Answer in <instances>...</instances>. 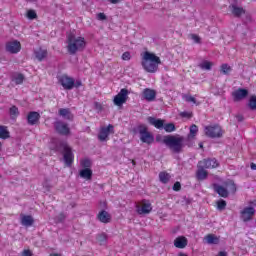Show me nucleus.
I'll return each instance as SVG.
<instances>
[{
  "mask_svg": "<svg viewBox=\"0 0 256 256\" xmlns=\"http://www.w3.org/2000/svg\"><path fill=\"white\" fill-rule=\"evenodd\" d=\"M141 65L147 73H157L161 65V58L149 51L144 52Z\"/></svg>",
  "mask_w": 256,
  "mask_h": 256,
  "instance_id": "f257e3e1",
  "label": "nucleus"
},
{
  "mask_svg": "<svg viewBox=\"0 0 256 256\" xmlns=\"http://www.w3.org/2000/svg\"><path fill=\"white\" fill-rule=\"evenodd\" d=\"M67 51L70 55H75L78 51H83L85 49V38L76 37L75 34L70 33L67 35Z\"/></svg>",
  "mask_w": 256,
  "mask_h": 256,
  "instance_id": "f03ea898",
  "label": "nucleus"
},
{
  "mask_svg": "<svg viewBox=\"0 0 256 256\" xmlns=\"http://www.w3.org/2000/svg\"><path fill=\"white\" fill-rule=\"evenodd\" d=\"M183 141H185V137L183 136L168 135L163 139V143H165L168 149L173 151V153H181V151H183V147H185Z\"/></svg>",
  "mask_w": 256,
  "mask_h": 256,
  "instance_id": "7ed1b4c3",
  "label": "nucleus"
},
{
  "mask_svg": "<svg viewBox=\"0 0 256 256\" xmlns=\"http://www.w3.org/2000/svg\"><path fill=\"white\" fill-rule=\"evenodd\" d=\"M134 131L136 133H139L140 141L142 143H146L147 145H151V143H153V141H155V137L153 136V134H151V132H149V129L147 128V126L145 124L138 125L134 129Z\"/></svg>",
  "mask_w": 256,
  "mask_h": 256,
  "instance_id": "20e7f679",
  "label": "nucleus"
},
{
  "mask_svg": "<svg viewBox=\"0 0 256 256\" xmlns=\"http://www.w3.org/2000/svg\"><path fill=\"white\" fill-rule=\"evenodd\" d=\"M213 189L215 193H217L220 197H223V199H227V197H229V191L235 193V191H237V186L234 182L230 181L226 184V187L219 184H213Z\"/></svg>",
  "mask_w": 256,
  "mask_h": 256,
  "instance_id": "39448f33",
  "label": "nucleus"
},
{
  "mask_svg": "<svg viewBox=\"0 0 256 256\" xmlns=\"http://www.w3.org/2000/svg\"><path fill=\"white\" fill-rule=\"evenodd\" d=\"M59 147L60 149H63V161L66 167H71L75 159V155H73V150H71L67 142H60Z\"/></svg>",
  "mask_w": 256,
  "mask_h": 256,
  "instance_id": "423d86ee",
  "label": "nucleus"
},
{
  "mask_svg": "<svg viewBox=\"0 0 256 256\" xmlns=\"http://www.w3.org/2000/svg\"><path fill=\"white\" fill-rule=\"evenodd\" d=\"M206 137H210V139H221L223 137V129L219 125L206 126L204 128Z\"/></svg>",
  "mask_w": 256,
  "mask_h": 256,
  "instance_id": "0eeeda50",
  "label": "nucleus"
},
{
  "mask_svg": "<svg viewBox=\"0 0 256 256\" xmlns=\"http://www.w3.org/2000/svg\"><path fill=\"white\" fill-rule=\"evenodd\" d=\"M128 99H129V90L126 88H122L120 92L114 97L113 103L117 107H121L124 105V103H127Z\"/></svg>",
  "mask_w": 256,
  "mask_h": 256,
  "instance_id": "6e6552de",
  "label": "nucleus"
},
{
  "mask_svg": "<svg viewBox=\"0 0 256 256\" xmlns=\"http://www.w3.org/2000/svg\"><path fill=\"white\" fill-rule=\"evenodd\" d=\"M54 129L56 132H58L59 135L67 136L71 134V128H69V124L61 120L54 122Z\"/></svg>",
  "mask_w": 256,
  "mask_h": 256,
  "instance_id": "1a4fd4ad",
  "label": "nucleus"
},
{
  "mask_svg": "<svg viewBox=\"0 0 256 256\" xmlns=\"http://www.w3.org/2000/svg\"><path fill=\"white\" fill-rule=\"evenodd\" d=\"M60 85H62L63 89L66 91H71L75 87V79L69 77L68 75H62L58 79Z\"/></svg>",
  "mask_w": 256,
  "mask_h": 256,
  "instance_id": "9d476101",
  "label": "nucleus"
},
{
  "mask_svg": "<svg viewBox=\"0 0 256 256\" xmlns=\"http://www.w3.org/2000/svg\"><path fill=\"white\" fill-rule=\"evenodd\" d=\"M115 133V128L113 125L109 124L107 127H102L98 134V139L101 142H105L109 139V135Z\"/></svg>",
  "mask_w": 256,
  "mask_h": 256,
  "instance_id": "9b49d317",
  "label": "nucleus"
},
{
  "mask_svg": "<svg viewBox=\"0 0 256 256\" xmlns=\"http://www.w3.org/2000/svg\"><path fill=\"white\" fill-rule=\"evenodd\" d=\"M255 215V208L249 206L245 207L243 210L240 212V219L244 223H248V221H251L253 219V216Z\"/></svg>",
  "mask_w": 256,
  "mask_h": 256,
  "instance_id": "f8f14e48",
  "label": "nucleus"
},
{
  "mask_svg": "<svg viewBox=\"0 0 256 256\" xmlns=\"http://www.w3.org/2000/svg\"><path fill=\"white\" fill-rule=\"evenodd\" d=\"M204 169H217L219 162L215 158H205L198 162Z\"/></svg>",
  "mask_w": 256,
  "mask_h": 256,
  "instance_id": "ddd939ff",
  "label": "nucleus"
},
{
  "mask_svg": "<svg viewBox=\"0 0 256 256\" xmlns=\"http://www.w3.org/2000/svg\"><path fill=\"white\" fill-rule=\"evenodd\" d=\"M6 51L8 53H12V54L19 53L21 51V42H19L17 40L8 42L6 44Z\"/></svg>",
  "mask_w": 256,
  "mask_h": 256,
  "instance_id": "4468645a",
  "label": "nucleus"
},
{
  "mask_svg": "<svg viewBox=\"0 0 256 256\" xmlns=\"http://www.w3.org/2000/svg\"><path fill=\"white\" fill-rule=\"evenodd\" d=\"M247 95H249V90L244 89V88H239L238 90H236L232 93V97H233L234 101H241V100L245 99V97H247Z\"/></svg>",
  "mask_w": 256,
  "mask_h": 256,
  "instance_id": "2eb2a0df",
  "label": "nucleus"
},
{
  "mask_svg": "<svg viewBox=\"0 0 256 256\" xmlns=\"http://www.w3.org/2000/svg\"><path fill=\"white\" fill-rule=\"evenodd\" d=\"M205 169L199 163L197 164L196 179L198 181H205L209 177V172Z\"/></svg>",
  "mask_w": 256,
  "mask_h": 256,
  "instance_id": "dca6fc26",
  "label": "nucleus"
},
{
  "mask_svg": "<svg viewBox=\"0 0 256 256\" xmlns=\"http://www.w3.org/2000/svg\"><path fill=\"white\" fill-rule=\"evenodd\" d=\"M39 119H41V114H39V112H29L27 116L28 125H37V123H39Z\"/></svg>",
  "mask_w": 256,
  "mask_h": 256,
  "instance_id": "f3484780",
  "label": "nucleus"
},
{
  "mask_svg": "<svg viewBox=\"0 0 256 256\" xmlns=\"http://www.w3.org/2000/svg\"><path fill=\"white\" fill-rule=\"evenodd\" d=\"M153 211V207L151 206V203L145 202L142 204L141 207L137 208V214L138 215H149V213Z\"/></svg>",
  "mask_w": 256,
  "mask_h": 256,
  "instance_id": "a211bd4d",
  "label": "nucleus"
},
{
  "mask_svg": "<svg viewBox=\"0 0 256 256\" xmlns=\"http://www.w3.org/2000/svg\"><path fill=\"white\" fill-rule=\"evenodd\" d=\"M58 115H60V117H63V119H66V121H73V119L75 118V116L73 115V113H71V110L69 108L59 109Z\"/></svg>",
  "mask_w": 256,
  "mask_h": 256,
  "instance_id": "6ab92c4d",
  "label": "nucleus"
},
{
  "mask_svg": "<svg viewBox=\"0 0 256 256\" xmlns=\"http://www.w3.org/2000/svg\"><path fill=\"white\" fill-rule=\"evenodd\" d=\"M147 121L150 125H153V127H155L156 129H163L165 125V120L156 119L155 117H151V116L147 118Z\"/></svg>",
  "mask_w": 256,
  "mask_h": 256,
  "instance_id": "aec40b11",
  "label": "nucleus"
},
{
  "mask_svg": "<svg viewBox=\"0 0 256 256\" xmlns=\"http://www.w3.org/2000/svg\"><path fill=\"white\" fill-rule=\"evenodd\" d=\"M188 243L189 241L185 236H179L174 240V247H176L177 249H185Z\"/></svg>",
  "mask_w": 256,
  "mask_h": 256,
  "instance_id": "412c9836",
  "label": "nucleus"
},
{
  "mask_svg": "<svg viewBox=\"0 0 256 256\" xmlns=\"http://www.w3.org/2000/svg\"><path fill=\"white\" fill-rule=\"evenodd\" d=\"M229 11H231L232 15L235 17H241V15H245V10L243 7H239L236 4H231L229 6Z\"/></svg>",
  "mask_w": 256,
  "mask_h": 256,
  "instance_id": "4be33fe9",
  "label": "nucleus"
},
{
  "mask_svg": "<svg viewBox=\"0 0 256 256\" xmlns=\"http://www.w3.org/2000/svg\"><path fill=\"white\" fill-rule=\"evenodd\" d=\"M143 97L146 101H155V97H157V92H155V90L146 88L143 91Z\"/></svg>",
  "mask_w": 256,
  "mask_h": 256,
  "instance_id": "5701e85b",
  "label": "nucleus"
},
{
  "mask_svg": "<svg viewBox=\"0 0 256 256\" xmlns=\"http://www.w3.org/2000/svg\"><path fill=\"white\" fill-rule=\"evenodd\" d=\"M79 176L86 181H91L93 179V170L91 168H84L79 171Z\"/></svg>",
  "mask_w": 256,
  "mask_h": 256,
  "instance_id": "b1692460",
  "label": "nucleus"
},
{
  "mask_svg": "<svg viewBox=\"0 0 256 256\" xmlns=\"http://www.w3.org/2000/svg\"><path fill=\"white\" fill-rule=\"evenodd\" d=\"M204 243L207 245H219V237L215 234H208L204 237Z\"/></svg>",
  "mask_w": 256,
  "mask_h": 256,
  "instance_id": "393cba45",
  "label": "nucleus"
},
{
  "mask_svg": "<svg viewBox=\"0 0 256 256\" xmlns=\"http://www.w3.org/2000/svg\"><path fill=\"white\" fill-rule=\"evenodd\" d=\"M98 220L101 223H110L111 222V214H109V212H107L105 210H102L98 214Z\"/></svg>",
  "mask_w": 256,
  "mask_h": 256,
  "instance_id": "a878e982",
  "label": "nucleus"
},
{
  "mask_svg": "<svg viewBox=\"0 0 256 256\" xmlns=\"http://www.w3.org/2000/svg\"><path fill=\"white\" fill-rule=\"evenodd\" d=\"M34 223L35 220L31 215H24L21 217V225H24V227H31Z\"/></svg>",
  "mask_w": 256,
  "mask_h": 256,
  "instance_id": "bb28decb",
  "label": "nucleus"
},
{
  "mask_svg": "<svg viewBox=\"0 0 256 256\" xmlns=\"http://www.w3.org/2000/svg\"><path fill=\"white\" fill-rule=\"evenodd\" d=\"M11 137L7 126L0 125V139H9Z\"/></svg>",
  "mask_w": 256,
  "mask_h": 256,
  "instance_id": "cd10ccee",
  "label": "nucleus"
},
{
  "mask_svg": "<svg viewBox=\"0 0 256 256\" xmlns=\"http://www.w3.org/2000/svg\"><path fill=\"white\" fill-rule=\"evenodd\" d=\"M198 67L200 69H202L203 71H211L212 67H213V63L209 62L207 60L203 61L202 63H200L198 65Z\"/></svg>",
  "mask_w": 256,
  "mask_h": 256,
  "instance_id": "c85d7f7f",
  "label": "nucleus"
},
{
  "mask_svg": "<svg viewBox=\"0 0 256 256\" xmlns=\"http://www.w3.org/2000/svg\"><path fill=\"white\" fill-rule=\"evenodd\" d=\"M35 57L39 61H43L47 57V50L38 49L35 51Z\"/></svg>",
  "mask_w": 256,
  "mask_h": 256,
  "instance_id": "c756f323",
  "label": "nucleus"
},
{
  "mask_svg": "<svg viewBox=\"0 0 256 256\" xmlns=\"http://www.w3.org/2000/svg\"><path fill=\"white\" fill-rule=\"evenodd\" d=\"M159 179H160L161 183L167 184V183H169V181L171 179V175L167 172H160Z\"/></svg>",
  "mask_w": 256,
  "mask_h": 256,
  "instance_id": "7c9ffc66",
  "label": "nucleus"
},
{
  "mask_svg": "<svg viewBox=\"0 0 256 256\" xmlns=\"http://www.w3.org/2000/svg\"><path fill=\"white\" fill-rule=\"evenodd\" d=\"M184 101H186V103H194V105H200L199 102H197V99H195V97L189 95V94H184L183 96Z\"/></svg>",
  "mask_w": 256,
  "mask_h": 256,
  "instance_id": "2f4dec72",
  "label": "nucleus"
},
{
  "mask_svg": "<svg viewBox=\"0 0 256 256\" xmlns=\"http://www.w3.org/2000/svg\"><path fill=\"white\" fill-rule=\"evenodd\" d=\"M96 240L99 245H105L107 243V234L101 233L96 236Z\"/></svg>",
  "mask_w": 256,
  "mask_h": 256,
  "instance_id": "473e14b6",
  "label": "nucleus"
},
{
  "mask_svg": "<svg viewBox=\"0 0 256 256\" xmlns=\"http://www.w3.org/2000/svg\"><path fill=\"white\" fill-rule=\"evenodd\" d=\"M199 132V127H197V125L192 124L190 126V134L188 135L189 139L195 137V135H197V133Z\"/></svg>",
  "mask_w": 256,
  "mask_h": 256,
  "instance_id": "72a5a7b5",
  "label": "nucleus"
},
{
  "mask_svg": "<svg viewBox=\"0 0 256 256\" xmlns=\"http://www.w3.org/2000/svg\"><path fill=\"white\" fill-rule=\"evenodd\" d=\"M220 71L221 73H223V75H229V72L233 71V69L231 68V66H229V64H222L220 67Z\"/></svg>",
  "mask_w": 256,
  "mask_h": 256,
  "instance_id": "f704fd0d",
  "label": "nucleus"
},
{
  "mask_svg": "<svg viewBox=\"0 0 256 256\" xmlns=\"http://www.w3.org/2000/svg\"><path fill=\"white\" fill-rule=\"evenodd\" d=\"M9 113L12 119H15V117H19V108H17V106H12L9 109Z\"/></svg>",
  "mask_w": 256,
  "mask_h": 256,
  "instance_id": "c9c22d12",
  "label": "nucleus"
},
{
  "mask_svg": "<svg viewBox=\"0 0 256 256\" xmlns=\"http://www.w3.org/2000/svg\"><path fill=\"white\" fill-rule=\"evenodd\" d=\"M163 129L166 131V133H173L177 128L175 127V124L173 123H168L164 124Z\"/></svg>",
  "mask_w": 256,
  "mask_h": 256,
  "instance_id": "e433bc0d",
  "label": "nucleus"
},
{
  "mask_svg": "<svg viewBox=\"0 0 256 256\" xmlns=\"http://www.w3.org/2000/svg\"><path fill=\"white\" fill-rule=\"evenodd\" d=\"M226 207H227V201L221 199L217 202L218 211H225Z\"/></svg>",
  "mask_w": 256,
  "mask_h": 256,
  "instance_id": "4c0bfd02",
  "label": "nucleus"
},
{
  "mask_svg": "<svg viewBox=\"0 0 256 256\" xmlns=\"http://www.w3.org/2000/svg\"><path fill=\"white\" fill-rule=\"evenodd\" d=\"M23 81H25V76H23V74H18L14 77V83L16 85H22Z\"/></svg>",
  "mask_w": 256,
  "mask_h": 256,
  "instance_id": "58836bf2",
  "label": "nucleus"
},
{
  "mask_svg": "<svg viewBox=\"0 0 256 256\" xmlns=\"http://www.w3.org/2000/svg\"><path fill=\"white\" fill-rule=\"evenodd\" d=\"M80 165L81 167H83V169H91V160L89 159L81 160Z\"/></svg>",
  "mask_w": 256,
  "mask_h": 256,
  "instance_id": "ea45409f",
  "label": "nucleus"
},
{
  "mask_svg": "<svg viewBox=\"0 0 256 256\" xmlns=\"http://www.w3.org/2000/svg\"><path fill=\"white\" fill-rule=\"evenodd\" d=\"M55 222L56 223H63V221L65 219H67V215H65V213L61 212L60 214H58L55 218Z\"/></svg>",
  "mask_w": 256,
  "mask_h": 256,
  "instance_id": "a19ab883",
  "label": "nucleus"
},
{
  "mask_svg": "<svg viewBox=\"0 0 256 256\" xmlns=\"http://www.w3.org/2000/svg\"><path fill=\"white\" fill-rule=\"evenodd\" d=\"M248 105H249V108H250L252 111H255V109H256V96H251Z\"/></svg>",
  "mask_w": 256,
  "mask_h": 256,
  "instance_id": "79ce46f5",
  "label": "nucleus"
},
{
  "mask_svg": "<svg viewBox=\"0 0 256 256\" xmlns=\"http://www.w3.org/2000/svg\"><path fill=\"white\" fill-rule=\"evenodd\" d=\"M27 18L31 20L37 19V12H35V10H28Z\"/></svg>",
  "mask_w": 256,
  "mask_h": 256,
  "instance_id": "37998d69",
  "label": "nucleus"
},
{
  "mask_svg": "<svg viewBox=\"0 0 256 256\" xmlns=\"http://www.w3.org/2000/svg\"><path fill=\"white\" fill-rule=\"evenodd\" d=\"M122 60L123 61H131V53L130 52H124L122 54Z\"/></svg>",
  "mask_w": 256,
  "mask_h": 256,
  "instance_id": "c03bdc74",
  "label": "nucleus"
},
{
  "mask_svg": "<svg viewBox=\"0 0 256 256\" xmlns=\"http://www.w3.org/2000/svg\"><path fill=\"white\" fill-rule=\"evenodd\" d=\"M180 117H184V118H187V119H191V117H193V113H192V112L184 111V112H181V113H180Z\"/></svg>",
  "mask_w": 256,
  "mask_h": 256,
  "instance_id": "a18cd8bd",
  "label": "nucleus"
},
{
  "mask_svg": "<svg viewBox=\"0 0 256 256\" xmlns=\"http://www.w3.org/2000/svg\"><path fill=\"white\" fill-rule=\"evenodd\" d=\"M97 19L99 21H105V19H107V16L105 15V13H98Z\"/></svg>",
  "mask_w": 256,
  "mask_h": 256,
  "instance_id": "49530a36",
  "label": "nucleus"
},
{
  "mask_svg": "<svg viewBox=\"0 0 256 256\" xmlns=\"http://www.w3.org/2000/svg\"><path fill=\"white\" fill-rule=\"evenodd\" d=\"M173 191H181V183L180 182H176L173 185Z\"/></svg>",
  "mask_w": 256,
  "mask_h": 256,
  "instance_id": "de8ad7c7",
  "label": "nucleus"
},
{
  "mask_svg": "<svg viewBox=\"0 0 256 256\" xmlns=\"http://www.w3.org/2000/svg\"><path fill=\"white\" fill-rule=\"evenodd\" d=\"M192 39L195 43H201V38L195 34L192 35Z\"/></svg>",
  "mask_w": 256,
  "mask_h": 256,
  "instance_id": "09e8293b",
  "label": "nucleus"
},
{
  "mask_svg": "<svg viewBox=\"0 0 256 256\" xmlns=\"http://www.w3.org/2000/svg\"><path fill=\"white\" fill-rule=\"evenodd\" d=\"M22 255L23 256H33V253L31 252V250H24L22 252Z\"/></svg>",
  "mask_w": 256,
  "mask_h": 256,
  "instance_id": "8fccbe9b",
  "label": "nucleus"
},
{
  "mask_svg": "<svg viewBox=\"0 0 256 256\" xmlns=\"http://www.w3.org/2000/svg\"><path fill=\"white\" fill-rule=\"evenodd\" d=\"M81 85H83V83L80 80L74 81V87L79 88Z\"/></svg>",
  "mask_w": 256,
  "mask_h": 256,
  "instance_id": "3c124183",
  "label": "nucleus"
},
{
  "mask_svg": "<svg viewBox=\"0 0 256 256\" xmlns=\"http://www.w3.org/2000/svg\"><path fill=\"white\" fill-rule=\"evenodd\" d=\"M236 119H237V121H238L239 123H241V122H243V120H244L245 118L243 117V115L239 114V115L236 116Z\"/></svg>",
  "mask_w": 256,
  "mask_h": 256,
  "instance_id": "603ef678",
  "label": "nucleus"
},
{
  "mask_svg": "<svg viewBox=\"0 0 256 256\" xmlns=\"http://www.w3.org/2000/svg\"><path fill=\"white\" fill-rule=\"evenodd\" d=\"M112 3V5H117L118 3H121L123 0H108Z\"/></svg>",
  "mask_w": 256,
  "mask_h": 256,
  "instance_id": "864d4df0",
  "label": "nucleus"
},
{
  "mask_svg": "<svg viewBox=\"0 0 256 256\" xmlns=\"http://www.w3.org/2000/svg\"><path fill=\"white\" fill-rule=\"evenodd\" d=\"M250 168L252 169V171H256V164L255 163H251L250 164Z\"/></svg>",
  "mask_w": 256,
  "mask_h": 256,
  "instance_id": "5fc2aeb1",
  "label": "nucleus"
},
{
  "mask_svg": "<svg viewBox=\"0 0 256 256\" xmlns=\"http://www.w3.org/2000/svg\"><path fill=\"white\" fill-rule=\"evenodd\" d=\"M217 256H227V252L220 251Z\"/></svg>",
  "mask_w": 256,
  "mask_h": 256,
  "instance_id": "6e6d98bb",
  "label": "nucleus"
},
{
  "mask_svg": "<svg viewBox=\"0 0 256 256\" xmlns=\"http://www.w3.org/2000/svg\"><path fill=\"white\" fill-rule=\"evenodd\" d=\"M199 148H200V149H203V143H200V144H199Z\"/></svg>",
  "mask_w": 256,
  "mask_h": 256,
  "instance_id": "4d7b16f0",
  "label": "nucleus"
},
{
  "mask_svg": "<svg viewBox=\"0 0 256 256\" xmlns=\"http://www.w3.org/2000/svg\"><path fill=\"white\" fill-rule=\"evenodd\" d=\"M96 107H101V105L99 103L96 102Z\"/></svg>",
  "mask_w": 256,
  "mask_h": 256,
  "instance_id": "13d9d810",
  "label": "nucleus"
},
{
  "mask_svg": "<svg viewBox=\"0 0 256 256\" xmlns=\"http://www.w3.org/2000/svg\"><path fill=\"white\" fill-rule=\"evenodd\" d=\"M51 256H61V255H59V254H52Z\"/></svg>",
  "mask_w": 256,
  "mask_h": 256,
  "instance_id": "bf43d9fd",
  "label": "nucleus"
},
{
  "mask_svg": "<svg viewBox=\"0 0 256 256\" xmlns=\"http://www.w3.org/2000/svg\"><path fill=\"white\" fill-rule=\"evenodd\" d=\"M1 147H2V144H1V142H0V151H1Z\"/></svg>",
  "mask_w": 256,
  "mask_h": 256,
  "instance_id": "052dcab7",
  "label": "nucleus"
}]
</instances>
